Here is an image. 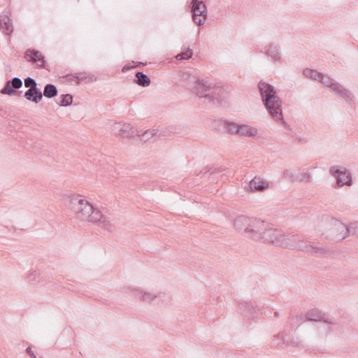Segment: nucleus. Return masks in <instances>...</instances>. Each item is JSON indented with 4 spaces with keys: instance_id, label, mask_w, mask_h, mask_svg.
I'll return each instance as SVG.
<instances>
[{
    "instance_id": "1",
    "label": "nucleus",
    "mask_w": 358,
    "mask_h": 358,
    "mask_svg": "<svg viewBox=\"0 0 358 358\" xmlns=\"http://www.w3.org/2000/svg\"><path fill=\"white\" fill-rule=\"evenodd\" d=\"M261 100L268 115L275 121L281 123L287 129L291 130L289 125L285 121L282 115V101L278 96L273 85L263 80L257 85Z\"/></svg>"
},
{
    "instance_id": "2",
    "label": "nucleus",
    "mask_w": 358,
    "mask_h": 358,
    "mask_svg": "<svg viewBox=\"0 0 358 358\" xmlns=\"http://www.w3.org/2000/svg\"><path fill=\"white\" fill-rule=\"evenodd\" d=\"M194 85L191 89L192 94L197 96L203 97L205 103H212L218 106H227L228 104L227 90L222 86L211 87L203 79L196 78Z\"/></svg>"
},
{
    "instance_id": "3",
    "label": "nucleus",
    "mask_w": 358,
    "mask_h": 358,
    "mask_svg": "<svg viewBox=\"0 0 358 358\" xmlns=\"http://www.w3.org/2000/svg\"><path fill=\"white\" fill-rule=\"evenodd\" d=\"M352 224L347 226L334 217H330L328 215H324L322 216L320 221V227L323 229L322 236H324L330 241L335 242L341 241L350 234H354L356 233V230L352 227Z\"/></svg>"
},
{
    "instance_id": "4",
    "label": "nucleus",
    "mask_w": 358,
    "mask_h": 358,
    "mask_svg": "<svg viewBox=\"0 0 358 358\" xmlns=\"http://www.w3.org/2000/svg\"><path fill=\"white\" fill-rule=\"evenodd\" d=\"M68 207L78 219L87 220L94 206L88 201L81 199L80 195H71L69 196Z\"/></svg>"
},
{
    "instance_id": "5",
    "label": "nucleus",
    "mask_w": 358,
    "mask_h": 358,
    "mask_svg": "<svg viewBox=\"0 0 358 358\" xmlns=\"http://www.w3.org/2000/svg\"><path fill=\"white\" fill-rule=\"evenodd\" d=\"M264 225V221L259 219L249 217L246 215H239L234 220V227L248 238L252 239V234Z\"/></svg>"
},
{
    "instance_id": "6",
    "label": "nucleus",
    "mask_w": 358,
    "mask_h": 358,
    "mask_svg": "<svg viewBox=\"0 0 358 358\" xmlns=\"http://www.w3.org/2000/svg\"><path fill=\"white\" fill-rule=\"evenodd\" d=\"M268 224L264 225L255 231V234H252V240L262 241L263 243L273 244L280 246L281 242L282 232L280 230L267 228Z\"/></svg>"
},
{
    "instance_id": "7",
    "label": "nucleus",
    "mask_w": 358,
    "mask_h": 358,
    "mask_svg": "<svg viewBox=\"0 0 358 358\" xmlns=\"http://www.w3.org/2000/svg\"><path fill=\"white\" fill-rule=\"evenodd\" d=\"M223 124L230 134L245 137H255L257 134V129L248 124H238L229 120H224Z\"/></svg>"
},
{
    "instance_id": "8",
    "label": "nucleus",
    "mask_w": 358,
    "mask_h": 358,
    "mask_svg": "<svg viewBox=\"0 0 358 358\" xmlns=\"http://www.w3.org/2000/svg\"><path fill=\"white\" fill-rule=\"evenodd\" d=\"M189 8L193 22L196 25H203L208 17L206 3L202 0H191Z\"/></svg>"
},
{
    "instance_id": "9",
    "label": "nucleus",
    "mask_w": 358,
    "mask_h": 358,
    "mask_svg": "<svg viewBox=\"0 0 358 358\" xmlns=\"http://www.w3.org/2000/svg\"><path fill=\"white\" fill-rule=\"evenodd\" d=\"M306 243L303 237L299 234H282L280 247L303 252Z\"/></svg>"
},
{
    "instance_id": "10",
    "label": "nucleus",
    "mask_w": 358,
    "mask_h": 358,
    "mask_svg": "<svg viewBox=\"0 0 358 358\" xmlns=\"http://www.w3.org/2000/svg\"><path fill=\"white\" fill-rule=\"evenodd\" d=\"M318 81L326 87L331 88L338 95L345 99L347 102L350 103L352 101V94L350 92L344 88L333 78L323 74L322 78H320Z\"/></svg>"
},
{
    "instance_id": "11",
    "label": "nucleus",
    "mask_w": 358,
    "mask_h": 358,
    "mask_svg": "<svg viewBox=\"0 0 358 358\" xmlns=\"http://www.w3.org/2000/svg\"><path fill=\"white\" fill-rule=\"evenodd\" d=\"M329 173L335 178L338 187L350 186L352 184V175L345 168L333 166L330 168Z\"/></svg>"
},
{
    "instance_id": "12",
    "label": "nucleus",
    "mask_w": 358,
    "mask_h": 358,
    "mask_svg": "<svg viewBox=\"0 0 358 358\" xmlns=\"http://www.w3.org/2000/svg\"><path fill=\"white\" fill-rule=\"evenodd\" d=\"M22 81L20 78L14 77L10 80H7L3 88L0 90V93L3 95L10 96H19L22 93L18 90L22 87Z\"/></svg>"
},
{
    "instance_id": "13",
    "label": "nucleus",
    "mask_w": 358,
    "mask_h": 358,
    "mask_svg": "<svg viewBox=\"0 0 358 358\" xmlns=\"http://www.w3.org/2000/svg\"><path fill=\"white\" fill-rule=\"evenodd\" d=\"M306 321L321 322L328 324H336V320L329 313H323L317 308H313L308 311L305 315Z\"/></svg>"
},
{
    "instance_id": "14",
    "label": "nucleus",
    "mask_w": 358,
    "mask_h": 358,
    "mask_svg": "<svg viewBox=\"0 0 358 358\" xmlns=\"http://www.w3.org/2000/svg\"><path fill=\"white\" fill-rule=\"evenodd\" d=\"M237 311L244 318H247L248 320H252L257 317L258 315L250 301H239L238 303Z\"/></svg>"
},
{
    "instance_id": "15",
    "label": "nucleus",
    "mask_w": 358,
    "mask_h": 358,
    "mask_svg": "<svg viewBox=\"0 0 358 358\" xmlns=\"http://www.w3.org/2000/svg\"><path fill=\"white\" fill-rule=\"evenodd\" d=\"M269 187V183L263 180L259 176L254 177L249 182H248L245 189L250 192H264Z\"/></svg>"
},
{
    "instance_id": "16",
    "label": "nucleus",
    "mask_w": 358,
    "mask_h": 358,
    "mask_svg": "<svg viewBox=\"0 0 358 358\" xmlns=\"http://www.w3.org/2000/svg\"><path fill=\"white\" fill-rule=\"evenodd\" d=\"M87 221L97 224L99 226H101L106 229H108L110 227V221L108 218L102 214L99 209L94 207Z\"/></svg>"
},
{
    "instance_id": "17",
    "label": "nucleus",
    "mask_w": 358,
    "mask_h": 358,
    "mask_svg": "<svg viewBox=\"0 0 358 358\" xmlns=\"http://www.w3.org/2000/svg\"><path fill=\"white\" fill-rule=\"evenodd\" d=\"M0 30L7 36H10L13 31L12 20L7 15H0Z\"/></svg>"
},
{
    "instance_id": "18",
    "label": "nucleus",
    "mask_w": 358,
    "mask_h": 358,
    "mask_svg": "<svg viewBox=\"0 0 358 358\" xmlns=\"http://www.w3.org/2000/svg\"><path fill=\"white\" fill-rule=\"evenodd\" d=\"M24 97L34 103H38L43 99V93L41 89H28L24 94Z\"/></svg>"
},
{
    "instance_id": "19",
    "label": "nucleus",
    "mask_w": 358,
    "mask_h": 358,
    "mask_svg": "<svg viewBox=\"0 0 358 358\" xmlns=\"http://www.w3.org/2000/svg\"><path fill=\"white\" fill-rule=\"evenodd\" d=\"M300 342L290 340L289 341L285 339L284 336L279 333L273 336L271 344L274 346H278L280 345H285L287 346H299Z\"/></svg>"
},
{
    "instance_id": "20",
    "label": "nucleus",
    "mask_w": 358,
    "mask_h": 358,
    "mask_svg": "<svg viewBox=\"0 0 358 358\" xmlns=\"http://www.w3.org/2000/svg\"><path fill=\"white\" fill-rule=\"evenodd\" d=\"M133 82L135 84L143 87H148L151 83L150 77L142 71L136 72L135 78Z\"/></svg>"
},
{
    "instance_id": "21",
    "label": "nucleus",
    "mask_w": 358,
    "mask_h": 358,
    "mask_svg": "<svg viewBox=\"0 0 358 358\" xmlns=\"http://www.w3.org/2000/svg\"><path fill=\"white\" fill-rule=\"evenodd\" d=\"M266 54L271 57L273 62H278L280 61V56L279 55L278 48L274 43H270L268 46L265 47Z\"/></svg>"
},
{
    "instance_id": "22",
    "label": "nucleus",
    "mask_w": 358,
    "mask_h": 358,
    "mask_svg": "<svg viewBox=\"0 0 358 358\" xmlns=\"http://www.w3.org/2000/svg\"><path fill=\"white\" fill-rule=\"evenodd\" d=\"M303 252L311 254H316L318 255H326L330 252V250L327 248L315 247L306 243L305 248Z\"/></svg>"
},
{
    "instance_id": "23",
    "label": "nucleus",
    "mask_w": 358,
    "mask_h": 358,
    "mask_svg": "<svg viewBox=\"0 0 358 358\" xmlns=\"http://www.w3.org/2000/svg\"><path fill=\"white\" fill-rule=\"evenodd\" d=\"M136 135H138V131L132 127L131 124L124 123L122 124V133H120V136L122 138H133Z\"/></svg>"
},
{
    "instance_id": "24",
    "label": "nucleus",
    "mask_w": 358,
    "mask_h": 358,
    "mask_svg": "<svg viewBox=\"0 0 358 358\" xmlns=\"http://www.w3.org/2000/svg\"><path fill=\"white\" fill-rule=\"evenodd\" d=\"M43 96L45 98L52 99L55 98L58 94V90L55 85L52 83H48L44 86Z\"/></svg>"
},
{
    "instance_id": "25",
    "label": "nucleus",
    "mask_w": 358,
    "mask_h": 358,
    "mask_svg": "<svg viewBox=\"0 0 358 358\" xmlns=\"http://www.w3.org/2000/svg\"><path fill=\"white\" fill-rule=\"evenodd\" d=\"M303 75L308 78H311L314 80H320V78H322L323 73L316 70L306 68L303 71Z\"/></svg>"
},
{
    "instance_id": "26",
    "label": "nucleus",
    "mask_w": 358,
    "mask_h": 358,
    "mask_svg": "<svg viewBox=\"0 0 358 358\" xmlns=\"http://www.w3.org/2000/svg\"><path fill=\"white\" fill-rule=\"evenodd\" d=\"M73 96L71 94H63L59 97L57 104L59 106L67 107L72 104Z\"/></svg>"
},
{
    "instance_id": "27",
    "label": "nucleus",
    "mask_w": 358,
    "mask_h": 358,
    "mask_svg": "<svg viewBox=\"0 0 358 358\" xmlns=\"http://www.w3.org/2000/svg\"><path fill=\"white\" fill-rule=\"evenodd\" d=\"M38 54H39V50L34 48H28L25 50L24 58L27 62L35 64Z\"/></svg>"
},
{
    "instance_id": "28",
    "label": "nucleus",
    "mask_w": 358,
    "mask_h": 358,
    "mask_svg": "<svg viewBox=\"0 0 358 358\" xmlns=\"http://www.w3.org/2000/svg\"><path fill=\"white\" fill-rule=\"evenodd\" d=\"M35 64H37L38 68L44 69L50 71V69H48V64L45 60V56L40 51L39 54H38V56L36 58Z\"/></svg>"
},
{
    "instance_id": "29",
    "label": "nucleus",
    "mask_w": 358,
    "mask_h": 358,
    "mask_svg": "<svg viewBox=\"0 0 358 358\" xmlns=\"http://www.w3.org/2000/svg\"><path fill=\"white\" fill-rule=\"evenodd\" d=\"M139 299L141 301L150 302L157 298L156 294H153L148 292H144L143 290L138 291Z\"/></svg>"
},
{
    "instance_id": "30",
    "label": "nucleus",
    "mask_w": 358,
    "mask_h": 358,
    "mask_svg": "<svg viewBox=\"0 0 358 358\" xmlns=\"http://www.w3.org/2000/svg\"><path fill=\"white\" fill-rule=\"evenodd\" d=\"M224 169L219 167V168H213L209 166H206L200 173L205 175L207 173H210V176L212 177L213 179H214V176L217 173H221Z\"/></svg>"
},
{
    "instance_id": "31",
    "label": "nucleus",
    "mask_w": 358,
    "mask_h": 358,
    "mask_svg": "<svg viewBox=\"0 0 358 358\" xmlns=\"http://www.w3.org/2000/svg\"><path fill=\"white\" fill-rule=\"evenodd\" d=\"M193 55V51L189 48H187V49H185L182 50L180 53H179L176 58L177 59L183 60V59H190Z\"/></svg>"
},
{
    "instance_id": "32",
    "label": "nucleus",
    "mask_w": 358,
    "mask_h": 358,
    "mask_svg": "<svg viewBox=\"0 0 358 358\" xmlns=\"http://www.w3.org/2000/svg\"><path fill=\"white\" fill-rule=\"evenodd\" d=\"M76 78V84H80L82 81L86 80V82H92V78L91 76H85V73H78L75 74Z\"/></svg>"
},
{
    "instance_id": "33",
    "label": "nucleus",
    "mask_w": 358,
    "mask_h": 358,
    "mask_svg": "<svg viewBox=\"0 0 358 358\" xmlns=\"http://www.w3.org/2000/svg\"><path fill=\"white\" fill-rule=\"evenodd\" d=\"M157 134V132L155 131L154 129L152 130H146L143 134L140 135L138 134V136L140 137L141 141H146L149 140L151 137L155 136Z\"/></svg>"
},
{
    "instance_id": "34",
    "label": "nucleus",
    "mask_w": 358,
    "mask_h": 358,
    "mask_svg": "<svg viewBox=\"0 0 358 358\" xmlns=\"http://www.w3.org/2000/svg\"><path fill=\"white\" fill-rule=\"evenodd\" d=\"M24 86L28 89H34L37 87V83L35 79L27 77L24 80Z\"/></svg>"
},
{
    "instance_id": "35",
    "label": "nucleus",
    "mask_w": 358,
    "mask_h": 358,
    "mask_svg": "<svg viewBox=\"0 0 358 358\" xmlns=\"http://www.w3.org/2000/svg\"><path fill=\"white\" fill-rule=\"evenodd\" d=\"M122 124L120 122H116L113 125L112 131L115 135L120 136L122 130Z\"/></svg>"
},
{
    "instance_id": "36",
    "label": "nucleus",
    "mask_w": 358,
    "mask_h": 358,
    "mask_svg": "<svg viewBox=\"0 0 358 358\" xmlns=\"http://www.w3.org/2000/svg\"><path fill=\"white\" fill-rule=\"evenodd\" d=\"M283 176L285 178H288L289 180L292 182L296 181L297 180L296 177L294 175V173L288 169L284 171Z\"/></svg>"
},
{
    "instance_id": "37",
    "label": "nucleus",
    "mask_w": 358,
    "mask_h": 358,
    "mask_svg": "<svg viewBox=\"0 0 358 358\" xmlns=\"http://www.w3.org/2000/svg\"><path fill=\"white\" fill-rule=\"evenodd\" d=\"M296 178H299L300 181L309 182L310 180V176L308 173H301L297 176Z\"/></svg>"
},
{
    "instance_id": "38",
    "label": "nucleus",
    "mask_w": 358,
    "mask_h": 358,
    "mask_svg": "<svg viewBox=\"0 0 358 358\" xmlns=\"http://www.w3.org/2000/svg\"><path fill=\"white\" fill-rule=\"evenodd\" d=\"M28 279L29 281H35L38 278V273L37 271H32L28 275Z\"/></svg>"
},
{
    "instance_id": "39",
    "label": "nucleus",
    "mask_w": 358,
    "mask_h": 358,
    "mask_svg": "<svg viewBox=\"0 0 358 358\" xmlns=\"http://www.w3.org/2000/svg\"><path fill=\"white\" fill-rule=\"evenodd\" d=\"M26 353L30 357V358H36V355L30 346L26 348Z\"/></svg>"
},
{
    "instance_id": "40",
    "label": "nucleus",
    "mask_w": 358,
    "mask_h": 358,
    "mask_svg": "<svg viewBox=\"0 0 358 358\" xmlns=\"http://www.w3.org/2000/svg\"><path fill=\"white\" fill-rule=\"evenodd\" d=\"M64 78L69 82H71V81H76V78L75 74H73V73L66 74L64 76Z\"/></svg>"
},
{
    "instance_id": "41",
    "label": "nucleus",
    "mask_w": 358,
    "mask_h": 358,
    "mask_svg": "<svg viewBox=\"0 0 358 358\" xmlns=\"http://www.w3.org/2000/svg\"><path fill=\"white\" fill-rule=\"evenodd\" d=\"M131 64H133L134 69L143 67L145 65H146V63H143L141 62H134L133 61Z\"/></svg>"
},
{
    "instance_id": "42",
    "label": "nucleus",
    "mask_w": 358,
    "mask_h": 358,
    "mask_svg": "<svg viewBox=\"0 0 358 358\" xmlns=\"http://www.w3.org/2000/svg\"><path fill=\"white\" fill-rule=\"evenodd\" d=\"M134 69L133 68V64L131 65V63H129V64H126L122 69V71L123 73H125L131 69Z\"/></svg>"
},
{
    "instance_id": "43",
    "label": "nucleus",
    "mask_w": 358,
    "mask_h": 358,
    "mask_svg": "<svg viewBox=\"0 0 358 358\" xmlns=\"http://www.w3.org/2000/svg\"><path fill=\"white\" fill-rule=\"evenodd\" d=\"M171 132H167V133H166V131H160V132H159V134L158 136H159V137H164V136H169V135H170V134H171Z\"/></svg>"
},
{
    "instance_id": "44",
    "label": "nucleus",
    "mask_w": 358,
    "mask_h": 358,
    "mask_svg": "<svg viewBox=\"0 0 358 358\" xmlns=\"http://www.w3.org/2000/svg\"><path fill=\"white\" fill-rule=\"evenodd\" d=\"M296 139L298 140V141H299V143H306V140L303 139V138H296Z\"/></svg>"
},
{
    "instance_id": "45",
    "label": "nucleus",
    "mask_w": 358,
    "mask_h": 358,
    "mask_svg": "<svg viewBox=\"0 0 358 358\" xmlns=\"http://www.w3.org/2000/svg\"><path fill=\"white\" fill-rule=\"evenodd\" d=\"M274 316L278 317L279 316V313L278 311L274 312Z\"/></svg>"
}]
</instances>
